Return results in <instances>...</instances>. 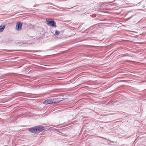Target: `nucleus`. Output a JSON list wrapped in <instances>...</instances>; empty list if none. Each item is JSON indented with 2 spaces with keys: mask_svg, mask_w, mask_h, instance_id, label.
Wrapping results in <instances>:
<instances>
[{
  "mask_svg": "<svg viewBox=\"0 0 146 146\" xmlns=\"http://www.w3.org/2000/svg\"><path fill=\"white\" fill-rule=\"evenodd\" d=\"M45 129L44 127L38 126L30 128L29 129V131L33 133H37L42 131Z\"/></svg>",
  "mask_w": 146,
  "mask_h": 146,
  "instance_id": "nucleus-1",
  "label": "nucleus"
},
{
  "mask_svg": "<svg viewBox=\"0 0 146 146\" xmlns=\"http://www.w3.org/2000/svg\"><path fill=\"white\" fill-rule=\"evenodd\" d=\"M46 22L48 25H50L52 27H56V22L53 20H52L50 19H48L46 20Z\"/></svg>",
  "mask_w": 146,
  "mask_h": 146,
  "instance_id": "nucleus-2",
  "label": "nucleus"
},
{
  "mask_svg": "<svg viewBox=\"0 0 146 146\" xmlns=\"http://www.w3.org/2000/svg\"><path fill=\"white\" fill-rule=\"evenodd\" d=\"M62 100L61 98H54L52 99V103H58Z\"/></svg>",
  "mask_w": 146,
  "mask_h": 146,
  "instance_id": "nucleus-3",
  "label": "nucleus"
},
{
  "mask_svg": "<svg viewBox=\"0 0 146 146\" xmlns=\"http://www.w3.org/2000/svg\"><path fill=\"white\" fill-rule=\"evenodd\" d=\"M22 25V23L19 22L17 23L16 29L17 30H20L21 29Z\"/></svg>",
  "mask_w": 146,
  "mask_h": 146,
  "instance_id": "nucleus-4",
  "label": "nucleus"
},
{
  "mask_svg": "<svg viewBox=\"0 0 146 146\" xmlns=\"http://www.w3.org/2000/svg\"><path fill=\"white\" fill-rule=\"evenodd\" d=\"M52 99L50 100H45L43 102V104H52Z\"/></svg>",
  "mask_w": 146,
  "mask_h": 146,
  "instance_id": "nucleus-5",
  "label": "nucleus"
},
{
  "mask_svg": "<svg viewBox=\"0 0 146 146\" xmlns=\"http://www.w3.org/2000/svg\"><path fill=\"white\" fill-rule=\"evenodd\" d=\"M5 27V26L4 25H2L0 26V32L3 31Z\"/></svg>",
  "mask_w": 146,
  "mask_h": 146,
  "instance_id": "nucleus-6",
  "label": "nucleus"
},
{
  "mask_svg": "<svg viewBox=\"0 0 146 146\" xmlns=\"http://www.w3.org/2000/svg\"><path fill=\"white\" fill-rule=\"evenodd\" d=\"M60 33V32L58 31H56L55 32V34L57 35H58Z\"/></svg>",
  "mask_w": 146,
  "mask_h": 146,
  "instance_id": "nucleus-7",
  "label": "nucleus"
},
{
  "mask_svg": "<svg viewBox=\"0 0 146 146\" xmlns=\"http://www.w3.org/2000/svg\"><path fill=\"white\" fill-rule=\"evenodd\" d=\"M127 55L126 54H122L121 55V57H122L125 56H127Z\"/></svg>",
  "mask_w": 146,
  "mask_h": 146,
  "instance_id": "nucleus-8",
  "label": "nucleus"
},
{
  "mask_svg": "<svg viewBox=\"0 0 146 146\" xmlns=\"http://www.w3.org/2000/svg\"><path fill=\"white\" fill-rule=\"evenodd\" d=\"M61 98L62 99V100L66 99V98Z\"/></svg>",
  "mask_w": 146,
  "mask_h": 146,
  "instance_id": "nucleus-9",
  "label": "nucleus"
},
{
  "mask_svg": "<svg viewBox=\"0 0 146 146\" xmlns=\"http://www.w3.org/2000/svg\"><path fill=\"white\" fill-rule=\"evenodd\" d=\"M132 17V16L131 17H130L129 18H128V19H130V18H131V17Z\"/></svg>",
  "mask_w": 146,
  "mask_h": 146,
  "instance_id": "nucleus-10",
  "label": "nucleus"
},
{
  "mask_svg": "<svg viewBox=\"0 0 146 146\" xmlns=\"http://www.w3.org/2000/svg\"><path fill=\"white\" fill-rule=\"evenodd\" d=\"M94 34V33H92V36Z\"/></svg>",
  "mask_w": 146,
  "mask_h": 146,
  "instance_id": "nucleus-11",
  "label": "nucleus"
},
{
  "mask_svg": "<svg viewBox=\"0 0 146 146\" xmlns=\"http://www.w3.org/2000/svg\"><path fill=\"white\" fill-rule=\"evenodd\" d=\"M92 40H93L94 41V40L92 39Z\"/></svg>",
  "mask_w": 146,
  "mask_h": 146,
  "instance_id": "nucleus-12",
  "label": "nucleus"
}]
</instances>
